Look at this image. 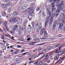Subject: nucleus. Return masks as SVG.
<instances>
[{"label": "nucleus", "instance_id": "nucleus-20", "mask_svg": "<svg viewBox=\"0 0 65 65\" xmlns=\"http://www.w3.org/2000/svg\"><path fill=\"white\" fill-rule=\"evenodd\" d=\"M42 15L43 17H44L45 16V13L44 12H43L42 13Z\"/></svg>", "mask_w": 65, "mask_h": 65}, {"label": "nucleus", "instance_id": "nucleus-21", "mask_svg": "<svg viewBox=\"0 0 65 65\" xmlns=\"http://www.w3.org/2000/svg\"><path fill=\"white\" fill-rule=\"evenodd\" d=\"M32 17H33V16L32 15H29L28 17V18L29 19H31Z\"/></svg>", "mask_w": 65, "mask_h": 65}, {"label": "nucleus", "instance_id": "nucleus-14", "mask_svg": "<svg viewBox=\"0 0 65 65\" xmlns=\"http://www.w3.org/2000/svg\"><path fill=\"white\" fill-rule=\"evenodd\" d=\"M21 27L20 26V25H16L15 26V27L14 28L13 30H15L17 28H19V29Z\"/></svg>", "mask_w": 65, "mask_h": 65}, {"label": "nucleus", "instance_id": "nucleus-38", "mask_svg": "<svg viewBox=\"0 0 65 65\" xmlns=\"http://www.w3.org/2000/svg\"><path fill=\"white\" fill-rule=\"evenodd\" d=\"M27 42H32V43H33V44H35V42H31L29 41H27Z\"/></svg>", "mask_w": 65, "mask_h": 65}, {"label": "nucleus", "instance_id": "nucleus-6", "mask_svg": "<svg viewBox=\"0 0 65 65\" xmlns=\"http://www.w3.org/2000/svg\"><path fill=\"white\" fill-rule=\"evenodd\" d=\"M28 4H26L23 5L21 7V9L22 10H24V9H26V8H27V7H28Z\"/></svg>", "mask_w": 65, "mask_h": 65}, {"label": "nucleus", "instance_id": "nucleus-29", "mask_svg": "<svg viewBox=\"0 0 65 65\" xmlns=\"http://www.w3.org/2000/svg\"><path fill=\"white\" fill-rule=\"evenodd\" d=\"M43 29H42V31H40V35H42V34H43Z\"/></svg>", "mask_w": 65, "mask_h": 65}, {"label": "nucleus", "instance_id": "nucleus-59", "mask_svg": "<svg viewBox=\"0 0 65 65\" xmlns=\"http://www.w3.org/2000/svg\"><path fill=\"white\" fill-rule=\"evenodd\" d=\"M41 50V47H39V50Z\"/></svg>", "mask_w": 65, "mask_h": 65}, {"label": "nucleus", "instance_id": "nucleus-13", "mask_svg": "<svg viewBox=\"0 0 65 65\" xmlns=\"http://www.w3.org/2000/svg\"><path fill=\"white\" fill-rule=\"evenodd\" d=\"M4 30L6 32H7L8 30H9V28L7 27V26L6 27V28L5 27L3 28Z\"/></svg>", "mask_w": 65, "mask_h": 65}, {"label": "nucleus", "instance_id": "nucleus-1", "mask_svg": "<svg viewBox=\"0 0 65 65\" xmlns=\"http://www.w3.org/2000/svg\"><path fill=\"white\" fill-rule=\"evenodd\" d=\"M57 6H58V10H56V12L58 13H60V10H62L63 9V2H62L58 5H56V7H57Z\"/></svg>", "mask_w": 65, "mask_h": 65}, {"label": "nucleus", "instance_id": "nucleus-22", "mask_svg": "<svg viewBox=\"0 0 65 65\" xmlns=\"http://www.w3.org/2000/svg\"><path fill=\"white\" fill-rule=\"evenodd\" d=\"M41 28H42V25L40 23L39 25V29H41Z\"/></svg>", "mask_w": 65, "mask_h": 65}, {"label": "nucleus", "instance_id": "nucleus-51", "mask_svg": "<svg viewBox=\"0 0 65 65\" xmlns=\"http://www.w3.org/2000/svg\"><path fill=\"white\" fill-rule=\"evenodd\" d=\"M13 18V17H12V15H10V19H12V18Z\"/></svg>", "mask_w": 65, "mask_h": 65}, {"label": "nucleus", "instance_id": "nucleus-39", "mask_svg": "<svg viewBox=\"0 0 65 65\" xmlns=\"http://www.w3.org/2000/svg\"><path fill=\"white\" fill-rule=\"evenodd\" d=\"M50 19V17H47V21H49V19Z\"/></svg>", "mask_w": 65, "mask_h": 65}, {"label": "nucleus", "instance_id": "nucleus-30", "mask_svg": "<svg viewBox=\"0 0 65 65\" xmlns=\"http://www.w3.org/2000/svg\"><path fill=\"white\" fill-rule=\"evenodd\" d=\"M8 5L10 6L11 5H12V3L11 2H9L8 3Z\"/></svg>", "mask_w": 65, "mask_h": 65}, {"label": "nucleus", "instance_id": "nucleus-49", "mask_svg": "<svg viewBox=\"0 0 65 65\" xmlns=\"http://www.w3.org/2000/svg\"><path fill=\"white\" fill-rule=\"evenodd\" d=\"M28 28H29L30 29V31H31L32 30V26H30V27H28Z\"/></svg>", "mask_w": 65, "mask_h": 65}, {"label": "nucleus", "instance_id": "nucleus-17", "mask_svg": "<svg viewBox=\"0 0 65 65\" xmlns=\"http://www.w3.org/2000/svg\"><path fill=\"white\" fill-rule=\"evenodd\" d=\"M59 58V55H57L56 57H55L54 58V59L57 60H58Z\"/></svg>", "mask_w": 65, "mask_h": 65}, {"label": "nucleus", "instance_id": "nucleus-60", "mask_svg": "<svg viewBox=\"0 0 65 65\" xmlns=\"http://www.w3.org/2000/svg\"><path fill=\"white\" fill-rule=\"evenodd\" d=\"M21 32H19L18 34V35H21Z\"/></svg>", "mask_w": 65, "mask_h": 65}, {"label": "nucleus", "instance_id": "nucleus-52", "mask_svg": "<svg viewBox=\"0 0 65 65\" xmlns=\"http://www.w3.org/2000/svg\"><path fill=\"white\" fill-rule=\"evenodd\" d=\"M30 38H29L27 39V41H29V40H30Z\"/></svg>", "mask_w": 65, "mask_h": 65}, {"label": "nucleus", "instance_id": "nucleus-9", "mask_svg": "<svg viewBox=\"0 0 65 65\" xmlns=\"http://www.w3.org/2000/svg\"><path fill=\"white\" fill-rule=\"evenodd\" d=\"M63 11L64 13L63 14V17L62 18V22L63 23H64V22H65V10H64Z\"/></svg>", "mask_w": 65, "mask_h": 65}, {"label": "nucleus", "instance_id": "nucleus-41", "mask_svg": "<svg viewBox=\"0 0 65 65\" xmlns=\"http://www.w3.org/2000/svg\"><path fill=\"white\" fill-rule=\"evenodd\" d=\"M48 58H47L45 61V62H46L47 61V60H48Z\"/></svg>", "mask_w": 65, "mask_h": 65}, {"label": "nucleus", "instance_id": "nucleus-37", "mask_svg": "<svg viewBox=\"0 0 65 65\" xmlns=\"http://www.w3.org/2000/svg\"><path fill=\"white\" fill-rule=\"evenodd\" d=\"M59 14L58 13H57L55 15V18H57V17H58V15Z\"/></svg>", "mask_w": 65, "mask_h": 65}, {"label": "nucleus", "instance_id": "nucleus-58", "mask_svg": "<svg viewBox=\"0 0 65 65\" xmlns=\"http://www.w3.org/2000/svg\"><path fill=\"white\" fill-rule=\"evenodd\" d=\"M2 45L3 46H4L5 45V43H3L2 44Z\"/></svg>", "mask_w": 65, "mask_h": 65}, {"label": "nucleus", "instance_id": "nucleus-2", "mask_svg": "<svg viewBox=\"0 0 65 65\" xmlns=\"http://www.w3.org/2000/svg\"><path fill=\"white\" fill-rule=\"evenodd\" d=\"M20 19L19 18H14L12 19H11L9 21V22H12L14 21V23H15L17 22L18 21V20H20Z\"/></svg>", "mask_w": 65, "mask_h": 65}, {"label": "nucleus", "instance_id": "nucleus-48", "mask_svg": "<svg viewBox=\"0 0 65 65\" xmlns=\"http://www.w3.org/2000/svg\"><path fill=\"white\" fill-rule=\"evenodd\" d=\"M46 43H42V44H41L39 45H42V44H46Z\"/></svg>", "mask_w": 65, "mask_h": 65}, {"label": "nucleus", "instance_id": "nucleus-63", "mask_svg": "<svg viewBox=\"0 0 65 65\" xmlns=\"http://www.w3.org/2000/svg\"><path fill=\"white\" fill-rule=\"evenodd\" d=\"M1 38H2V39H4V38L3 37H2Z\"/></svg>", "mask_w": 65, "mask_h": 65}, {"label": "nucleus", "instance_id": "nucleus-27", "mask_svg": "<svg viewBox=\"0 0 65 65\" xmlns=\"http://www.w3.org/2000/svg\"><path fill=\"white\" fill-rule=\"evenodd\" d=\"M27 13H26L25 14H24V15L23 16V17L24 18H25V17H27L26 15H27Z\"/></svg>", "mask_w": 65, "mask_h": 65}, {"label": "nucleus", "instance_id": "nucleus-25", "mask_svg": "<svg viewBox=\"0 0 65 65\" xmlns=\"http://www.w3.org/2000/svg\"><path fill=\"white\" fill-rule=\"evenodd\" d=\"M14 14L15 15H18L19 14V12H14Z\"/></svg>", "mask_w": 65, "mask_h": 65}, {"label": "nucleus", "instance_id": "nucleus-3", "mask_svg": "<svg viewBox=\"0 0 65 65\" xmlns=\"http://www.w3.org/2000/svg\"><path fill=\"white\" fill-rule=\"evenodd\" d=\"M34 11V10L31 7L28 8L25 10L26 12H28V13L29 14L33 13Z\"/></svg>", "mask_w": 65, "mask_h": 65}, {"label": "nucleus", "instance_id": "nucleus-44", "mask_svg": "<svg viewBox=\"0 0 65 65\" xmlns=\"http://www.w3.org/2000/svg\"><path fill=\"white\" fill-rule=\"evenodd\" d=\"M33 36L34 38H35V37H36V35H33Z\"/></svg>", "mask_w": 65, "mask_h": 65}, {"label": "nucleus", "instance_id": "nucleus-32", "mask_svg": "<svg viewBox=\"0 0 65 65\" xmlns=\"http://www.w3.org/2000/svg\"><path fill=\"white\" fill-rule=\"evenodd\" d=\"M36 10L37 11H39V10H40V8L39 7H38L36 9Z\"/></svg>", "mask_w": 65, "mask_h": 65}, {"label": "nucleus", "instance_id": "nucleus-35", "mask_svg": "<svg viewBox=\"0 0 65 65\" xmlns=\"http://www.w3.org/2000/svg\"><path fill=\"white\" fill-rule=\"evenodd\" d=\"M43 63V62H42V61H41L39 62V64L40 65H41V64H42Z\"/></svg>", "mask_w": 65, "mask_h": 65}, {"label": "nucleus", "instance_id": "nucleus-34", "mask_svg": "<svg viewBox=\"0 0 65 65\" xmlns=\"http://www.w3.org/2000/svg\"><path fill=\"white\" fill-rule=\"evenodd\" d=\"M39 39L38 38H35V39H34V41H36V40H38Z\"/></svg>", "mask_w": 65, "mask_h": 65}, {"label": "nucleus", "instance_id": "nucleus-55", "mask_svg": "<svg viewBox=\"0 0 65 65\" xmlns=\"http://www.w3.org/2000/svg\"><path fill=\"white\" fill-rule=\"evenodd\" d=\"M4 1L6 2H8V0H4Z\"/></svg>", "mask_w": 65, "mask_h": 65}, {"label": "nucleus", "instance_id": "nucleus-54", "mask_svg": "<svg viewBox=\"0 0 65 65\" xmlns=\"http://www.w3.org/2000/svg\"><path fill=\"white\" fill-rule=\"evenodd\" d=\"M21 47V46H20V45H18L17 46V47L18 48V47H19V48H20Z\"/></svg>", "mask_w": 65, "mask_h": 65}, {"label": "nucleus", "instance_id": "nucleus-11", "mask_svg": "<svg viewBox=\"0 0 65 65\" xmlns=\"http://www.w3.org/2000/svg\"><path fill=\"white\" fill-rule=\"evenodd\" d=\"M61 21V19H58L57 20H56V22H55V23L56 24L57 23V25H59V24L60 22V21Z\"/></svg>", "mask_w": 65, "mask_h": 65}, {"label": "nucleus", "instance_id": "nucleus-43", "mask_svg": "<svg viewBox=\"0 0 65 65\" xmlns=\"http://www.w3.org/2000/svg\"><path fill=\"white\" fill-rule=\"evenodd\" d=\"M46 50V48H45V49H44V50H43V52H46V50Z\"/></svg>", "mask_w": 65, "mask_h": 65}, {"label": "nucleus", "instance_id": "nucleus-56", "mask_svg": "<svg viewBox=\"0 0 65 65\" xmlns=\"http://www.w3.org/2000/svg\"><path fill=\"white\" fill-rule=\"evenodd\" d=\"M26 24L24 23L23 24V26H26Z\"/></svg>", "mask_w": 65, "mask_h": 65}, {"label": "nucleus", "instance_id": "nucleus-24", "mask_svg": "<svg viewBox=\"0 0 65 65\" xmlns=\"http://www.w3.org/2000/svg\"><path fill=\"white\" fill-rule=\"evenodd\" d=\"M53 18H52L50 21V25H51V24H52V22H53Z\"/></svg>", "mask_w": 65, "mask_h": 65}, {"label": "nucleus", "instance_id": "nucleus-10", "mask_svg": "<svg viewBox=\"0 0 65 65\" xmlns=\"http://www.w3.org/2000/svg\"><path fill=\"white\" fill-rule=\"evenodd\" d=\"M52 6L53 7V9L52 10V12H53V11H54H54H55L56 10V9L55 8V5L54 4V3H52Z\"/></svg>", "mask_w": 65, "mask_h": 65}, {"label": "nucleus", "instance_id": "nucleus-42", "mask_svg": "<svg viewBox=\"0 0 65 65\" xmlns=\"http://www.w3.org/2000/svg\"><path fill=\"white\" fill-rule=\"evenodd\" d=\"M27 53H28V52L25 53H23L22 55H24V56H25V55H26V54H27Z\"/></svg>", "mask_w": 65, "mask_h": 65}, {"label": "nucleus", "instance_id": "nucleus-40", "mask_svg": "<svg viewBox=\"0 0 65 65\" xmlns=\"http://www.w3.org/2000/svg\"><path fill=\"white\" fill-rule=\"evenodd\" d=\"M37 55L36 54H34V55H32V57H35Z\"/></svg>", "mask_w": 65, "mask_h": 65}, {"label": "nucleus", "instance_id": "nucleus-64", "mask_svg": "<svg viewBox=\"0 0 65 65\" xmlns=\"http://www.w3.org/2000/svg\"><path fill=\"white\" fill-rule=\"evenodd\" d=\"M63 30L64 31H65V27H64L63 28Z\"/></svg>", "mask_w": 65, "mask_h": 65}, {"label": "nucleus", "instance_id": "nucleus-45", "mask_svg": "<svg viewBox=\"0 0 65 65\" xmlns=\"http://www.w3.org/2000/svg\"><path fill=\"white\" fill-rule=\"evenodd\" d=\"M33 63V62H32V61H29V64L30 65L31 64V63Z\"/></svg>", "mask_w": 65, "mask_h": 65}, {"label": "nucleus", "instance_id": "nucleus-12", "mask_svg": "<svg viewBox=\"0 0 65 65\" xmlns=\"http://www.w3.org/2000/svg\"><path fill=\"white\" fill-rule=\"evenodd\" d=\"M47 14H49V16H51V12L48 9H47Z\"/></svg>", "mask_w": 65, "mask_h": 65}, {"label": "nucleus", "instance_id": "nucleus-15", "mask_svg": "<svg viewBox=\"0 0 65 65\" xmlns=\"http://www.w3.org/2000/svg\"><path fill=\"white\" fill-rule=\"evenodd\" d=\"M61 45V44H58L56 45L55 46H53V47H54L53 48H55V47H58L59 46Z\"/></svg>", "mask_w": 65, "mask_h": 65}, {"label": "nucleus", "instance_id": "nucleus-53", "mask_svg": "<svg viewBox=\"0 0 65 65\" xmlns=\"http://www.w3.org/2000/svg\"><path fill=\"white\" fill-rule=\"evenodd\" d=\"M50 62H51V60H49L47 62V63H50Z\"/></svg>", "mask_w": 65, "mask_h": 65}, {"label": "nucleus", "instance_id": "nucleus-33", "mask_svg": "<svg viewBox=\"0 0 65 65\" xmlns=\"http://www.w3.org/2000/svg\"><path fill=\"white\" fill-rule=\"evenodd\" d=\"M43 57L42 56L41 58H39L38 59V60H39V61H40V60H42V59H43Z\"/></svg>", "mask_w": 65, "mask_h": 65}, {"label": "nucleus", "instance_id": "nucleus-18", "mask_svg": "<svg viewBox=\"0 0 65 65\" xmlns=\"http://www.w3.org/2000/svg\"><path fill=\"white\" fill-rule=\"evenodd\" d=\"M63 27V24L60 23L59 24V28H62Z\"/></svg>", "mask_w": 65, "mask_h": 65}, {"label": "nucleus", "instance_id": "nucleus-16", "mask_svg": "<svg viewBox=\"0 0 65 65\" xmlns=\"http://www.w3.org/2000/svg\"><path fill=\"white\" fill-rule=\"evenodd\" d=\"M2 22H3L5 27H7V25H6V24H7V22L6 21L4 22V21H3Z\"/></svg>", "mask_w": 65, "mask_h": 65}, {"label": "nucleus", "instance_id": "nucleus-4", "mask_svg": "<svg viewBox=\"0 0 65 65\" xmlns=\"http://www.w3.org/2000/svg\"><path fill=\"white\" fill-rule=\"evenodd\" d=\"M62 48H63V47L61 46L59 48L58 50H56V51H55L54 52H56L55 53V54H59V53H61V52L60 51L61 50V49Z\"/></svg>", "mask_w": 65, "mask_h": 65}, {"label": "nucleus", "instance_id": "nucleus-7", "mask_svg": "<svg viewBox=\"0 0 65 65\" xmlns=\"http://www.w3.org/2000/svg\"><path fill=\"white\" fill-rule=\"evenodd\" d=\"M31 24H32V28H34V27H37V26H38V23H36V24H34V22H33L31 23Z\"/></svg>", "mask_w": 65, "mask_h": 65}, {"label": "nucleus", "instance_id": "nucleus-5", "mask_svg": "<svg viewBox=\"0 0 65 65\" xmlns=\"http://www.w3.org/2000/svg\"><path fill=\"white\" fill-rule=\"evenodd\" d=\"M49 1L50 3H52V2H54V3H55L56 2V4H58L59 3V2H60L61 1L60 0H49Z\"/></svg>", "mask_w": 65, "mask_h": 65}, {"label": "nucleus", "instance_id": "nucleus-62", "mask_svg": "<svg viewBox=\"0 0 65 65\" xmlns=\"http://www.w3.org/2000/svg\"><path fill=\"white\" fill-rule=\"evenodd\" d=\"M65 57H64L63 58H62L61 60H63L64 59H65Z\"/></svg>", "mask_w": 65, "mask_h": 65}, {"label": "nucleus", "instance_id": "nucleus-19", "mask_svg": "<svg viewBox=\"0 0 65 65\" xmlns=\"http://www.w3.org/2000/svg\"><path fill=\"white\" fill-rule=\"evenodd\" d=\"M51 48V46H48L46 47L45 48L47 50H49V49H50V48Z\"/></svg>", "mask_w": 65, "mask_h": 65}, {"label": "nucleus", "instance_id": "nucleus-26", "mask_svg": "<svg viewBox=\"0 0 65 65\" xmlns=\"http://www.w3.org/2000/svg\"><path fill=\"white\" fill-rule=\"evenodd\" d=\"M11 8H9L8 9V11L9 12H10L11 11Z\"/></svg>", "mask_w": 65, "mask_h": 65}, {"label": "nucleus", "instance_id": "nucleus-47", "mask_svg": "<svg viewBox=\"0 0 65 65\" xmlns=\"http://www.w3.org/2000/svg\"><path fill=\"white\" fill-rule=\"evenodd\" d=\"M24 23L26 24L27 23V21H25L24 22Z\"/></svg>", "mask_w": 65, "mask_h": 65}, {"label": "nucleus", "instance_id": "nucleus-8", "mask_svg": "<svg viewBox=\"0 0 65 65\" xmlns=\"http://www.w3.org/2000/svg\"><path fill=\"white\" fill-rule=\"evenodd\" d=\"M45 34H44V36L45 37H43V38H41V39H46V38H47V32L46 31H45L44 32Z\"/></svg>", "mask_w": 65, "mask_h": 65}, {"label": "nucleus", "instance_id": "nucleus-36", "mask_svg": "<svg viewBox=\"0 0 65 65\" xmlns=\"http://www.w3.org/2000/svg\"><path fill=\"white\" fill-rule=\"evenodd\" d=\"M54 24L55 23V25H54L53 26V28H55L56 27V26H55V25H56V23L55 22H54Z\"/></svg>", "mask_w": 65, "mask_h": 65}, {"label": "nucleus", "instance_id": "nucleus-23", "mask_svg": "<svg viewBox=\"0 0 65 65\" xmlns=\"http://www.w3.org/2000/svg\"><path fill=\"white\" fill-rule=\"evenodd\" d=\"M2 7H3V8H5V7H6V5L4 4H3L2 5Z\"/></svg>", "mask_w": 65, "mask_h": 65}, {"label": "nucleus", "instance_id": "nucleus-28", "mask_svg": "<svg viewBox=\"0 0 65 65\" xmlns=\"http://www.w3.org/2000/svg\"><path fill=\"white\" fill-rule=\"evenodd\" d=\"M2 15L3 17H5V16H6V14L5 13V12H4V13H3Z\"/></svg>", "mask_w": 65, "mask_h": 65}, {"label": "nucleus", "instance_id": "nucleus-57", "mask_svg": "<svg viewBox=\"0 0 65 65\" xmlns=\"http://www.w3.org/2000/svg\"><path fill=\"white\" fill-rule=\"evenodd\" d=\"M3 50H5V47H3Z\"/></svg>", "mask_w": 65, "mask_h": 65}, {"label": "nucleus", "instance_id": "nucleus-31", "mask_svg": "<svg viewBox=\"0 0 65 65\" xmlns=\"http://www.w3.org/2000/svg\"><path fill=\"white\" fill-rule=\"evenodd\" d=\"M47 21H46L45 22V27L46 26V25H47Z\"/></svg>", "mask_w": 65, "mask_h": 65}, {"label": "nucleus", "instance_id": "nucleus-61", "mask_svg": "<svg viewBox=\"0 0 65 65\" xmlns=\"http://www.w3.org/2000/svg\"><path fill=\"white\" fill-rule=\"evenodd\" d=\"M28 30H29L30 31H30V28H28Z\"/></svg>", "mask_w": 65, "mask_h": 65}, {"label": "nucleus", "instance_id": "nucleus-46", "mask_svg": "<svg viewBox=\"0 0 65 65\" xmlns=\"http://www.w3.org/2000/svg\"><path fill=\"white\" fill-rule=\"evenodd\" d=\"M62 46L63 48L64 47H65V44H63L62 45Z\"/></svg>", "mask_w": 65, "mask_h": 65}, {"label": "nucleus", "instance_id": "nucleus-50", "mask_svg": "<svg viewBox=\"0 0 65 65\" xmlns=\"http://www.w3.org/2000/svg\"><path fill=\"white\" fill-rule=\"evenodd\" d=\"M55 14H52V18H53V17H54V16H55Z\"/></svg>", "mask_w": 65, "mask_h": 65}]
</instances>
